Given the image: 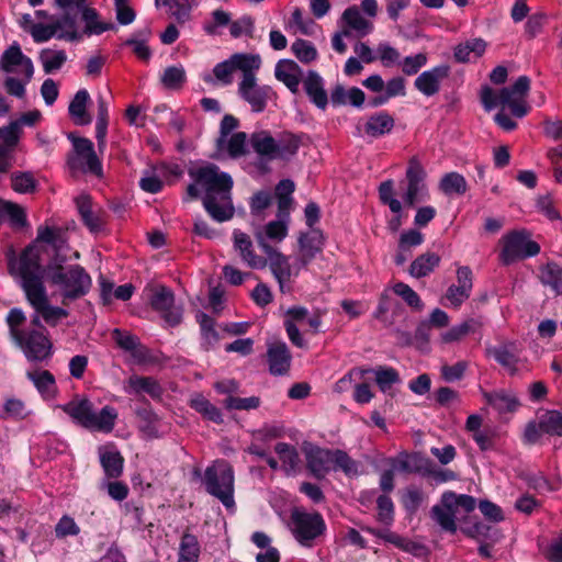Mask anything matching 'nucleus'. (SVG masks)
Segmentation results:
<instances>
[{
	"label": "nucleus",
	"instance_id": "nucleus-1",
	"mask_svg": "<svg viewBox=\"0 0 562 562\" xmlns=\"http://www.w3.org/2000/svg\"><path fill=\"white\" fill-rule=\"evenodd\" d=\"M10 274L16 279L22 288L29 304L35 314L32 325L40 327L42 318L49 326H56L68 316V311L50 304L46 288L43 282V269L40 262L38 251L33 247L25 248L20 256H11L8 259Z\"/></svg>",
	"mask_w": 562,
	"mask_h": 562
},
{
	"label": "nucleus",
	"instance_id": "nucleus-2",
	"mask_svg": "<svg viewBox=\"0 0 562 562\" xmlns=\"http://www.w3.org/2000/svg\"><path fill=\"white\" fill-rule=\"evenodd\" d=\"M194 183L188 187V195L195 199L200 195L199 188L204 191L203 205L211 217L217 222H225L233 217L232 203L233 179L222 172L213 164H206L190 171Z\"/></svg>",
	"mask_w": 562,
	"mask_h": 562
},
{
	"label": "nucleus",
	"instance_id": "nucleus-3",
	"mask_svg": "<svg viewBox=\"0 0 562 562\" xmlns=\"http://www.w3.org/2000/svg\"><path fill=\"white\" fill-rule=\"evenodd\" d=\"M248 142L263 171L269 170L268 165L273 160H290L296 155L301 144L299 136L290 132L273 136L266 130L254 132Z\"/></svg>",
	"mask_w": 562,
	"mask_h": 562
},
{
	"label": "nucleus",
	"instance_id": "nucleus-4",
	"mask_svg": "<svg viewBox=\"0 0 562 562\" xmlns=\"http://www.w3.org/2000/svg\"><path fill=\"white\" fill-rule=\"evenodd\" d=\"M530 90V79L527 76H520L509 87L501 90H494L490 86H483L480 91V100L486 111H492L495 106H507L516 117H524L530 110L527 104V95Z\"/></svg>",
	"mask_w": 562,
	"mask_h": 562
},
{
	"label": "nucleus",
	"instance_id": "nucleus-5",
	"mask_svg": "<svg viewBox=\"0 0 562 562\" xmlns=\"http://www.w3.org/2000/svg\"><path fill=\"white\" fill-rule=\"evenodd\" d=\"M49 281L61 296V303L67 304L85 296L91 289L92 280L79 265L64 268L58 266L49 271Z\"/></svg>",
	"mask_w": 562,
	"mask_h": 562
},
{
	"label": "nucleus",
	"instance_id": "nucleus-6",
	"mask_svg": "<svg viewBox=\"0 0 562 562\" xmlns=\"http://www.w3.org/2000/svg\"><path fill=\"white\" fill-rule=\"evenodd\" d=\"M234 481L233 468L223 459L214 461L204 471L203 483L206 492L227 509L235 507Z\"/></svg>",
	"mask_w": 562,
	"mask_h": 562
},
{
	"label": "nucleus",
	"instance_id": "nucleus-7",
	"mask_svg": "<svg viewBox=\"0 0 562 562\" xmlns=\"http://www.w3.org/2000/svg\"><path fill=\"white\" fill-rule=\"evenodd\" d=\"M501 244L502 251L499 258L505 265L537 256L540 252V246L530 239L526 231H513L504 235Z\"/></svg>",
	"mask_w": 562,
	"mask_h": 562
},
{
	"label": "nucleus",
	"instance_id": "nucleus-8",
	"mask_svg": "<svg viewBox=\"0 0 562 562\" xmlns=\"http://www.w3.org/2000/svg\"><path fill=\"white\" fill-rule=\"evenodd\" d=\"M259 247L267 256V265H269L271 273L279 284L280 291L282 293L290 292L291 279L297 277L302 268L300 263L296 261L294 265H291L286 256L274 249L268 243H263L261 237H259Z\"/></svg>",
	"mask_w": 562,
	"mask_h": 562
},
{
	"label": "nucleus",
	"instance_id": "nucleus-9",
	"mask_svg": "<svg viewBox=\"0 0 562 562\" xmlns=\"http://www.w3.org/2000/svg\"><path fill=\"white\" fill-rule=\"evenodd\" d=\"M291 530L294 538L305 547H312L313 541L319 537L325 528V521L318 513L295 510L291 515Z\"/></svg>",
	"mask_w": 562,
	"mask_h": 562
},
{
	"label": "nucleus",
	"instance_id": "nucleus-10",
	"mask_svg": "<svg viewBox=\"0 0 562 562\" xmlns=\"http://www.w3.org/2000/svg\"><path fill=\"white\" fill-rule=\"evenodd\" d=\"M75 156L68 159L72 171L90 172L95 176L102 173V166L93 149V144L88 138L74 139Z\"/></svg>",
	"mask_w": 562,
	"mask_h": 562
},
{
	"label": "nucleus",
	"instance_id": "nucleus-11",
	"mask_svg": "<svg viewBox=\"0 0 562 562\" xmlns=\"http://www.w3.org/2000/svg\"><path fill=\"white\" fill-rule=\"evenodd\" d=\"M14 341L21 347L30 361H43L52 353V342L44 333V328L30 329L21 334Z\"/></svg>",
	"mask_w": 562,
	"mask_h": 562
},
{
	"label": "nucleus",
	"instance_id": "nucleus-12",
	"mask_svg": "<svg viewBox=\"0 0 562 562\" xmlns=\"http://www.w3.org/2000/svg\"><path fill=\"white\" fill-rule=\"evenodd\" d=\"M429 199V191L425 182V171L417 162H411L406 170V189L403 193L404 203L414 206L416 203Z\"/></svg>",
	"mask_w": 562,
	"mask_h": 562
},
{
	"label": "nucleus",
	"instance_id": "nucleus-13",
	"mask_svg": "<svg viewBox=\"0 0 562 562\" xmlns=\"http://www.w3.org/2000/svg\"><path fill=\"white\" fill-rule=\"evenodd\" d=\"M0 68L16 76H24L30 81L34 74V66L30 57L25 56L18 43L9 46L0 58Z\"/></svg>",
	"mask_w": 562,
	"mask_h": 562
},
{
	"label": "nucleus",
	"instance_id": "nucleus-14",
	"mask_svg": "<svg viewBox=\"0 0 562 562\" xmlns=\"http://www.w3.org/2000/svg\"><path fill=\"white\" fill-rule=\"evenodd\" d=\"M238 93L256 113L262 112L273 95L272 88L258 85L257 78H241L238 83Z\"/></svg>",
	"mask_w": 562,
	"mask_h": 562
},
{
	"label": "nucleus",
	"instance_id": "nucleus-15",
	"mask_svg": "<svg viewBox=\"0 0 562 562\" xmlns=\"http://www.w3.org/2000/svg\"><path fill=\"white\" fill-rule=\"evenodd\" d=\"M520 352L519 346L512 341L486 348V355L493 357L510 375L518 373L525 364Z\"/></svg>",
	"mask_w": 562,
	"mask_h": 562
},
{
	"label": "nucleus",
	"instance_id": "nucleus-16",
	"mask_svg": "<svg viewBox=\"0 0 562 562\" xmlns=\"http://www.w3.org/2000/svg\"><path fill=\"white\" fill-rule=\"evenodd\" d=\"M450 75V67L446 64L435 66L423 71L414 81V87L425 97H432L441 89V83Z\"/></svg>",
	"mask_w": 562,
	"mask_h": 562
},
{
	"label": "nucleus",
	"instance_id": "nucleus-17",
	"mask_svg": "<svg viewBox=\"0 0 562 562\" xmlns=\"http://www.w3.org/2000/svg\"><path fill=\"white\" fill-rule=\"evenodd\" d=\"M338 25L355 38H362L373 31V23L361 14L357 5H351L342 12Z\"/></svg>",
	"mask_w": 562,
	"mask_h": 562
},
{
	"label": "nucleus",
	"instance_id": "nucleus-18",
	"mask_svg": "<svg viewBox=\"0 0 562 562\" xmlns=\"http://www.w3.org/2000/svg\"><path fill=\"white\" fill-rule=\"evenodd\" d=\"M304 452L308 471L314 477L324 479L333 468V450L308 446Z\"/></svg>",
	"mask_w": 562,
	"mask_h": 562
},
{
	"label": "nucleus",
	"instance_id": "nucleus-19",
	"mask_svg": "<svg viewBox=\"0 0 562 562\" xmlns=\"http://www.w3.org/2000/svg\"><path fill=\"white\" fill-rule=\"evenodd\" d=\"M173 302L172 292L165 286L156 288L150 297L153 308L161 313L170 325H176L181 319V311L175 306Z\"/></svg>",
	"mask_w": 562,
	"mask_h": 562
},
{
	"label": "nucleus",
	"instance_id": "nucleus-20",
	"mask_svg": "<svg viewBox=\"0 0 562 562\" xmlns=\"http://www.w3.org/2000/svg\"><path fill=\"white\" fill-rule=\"evenodd\" d=\"M234 247L239 252L241 260L251 269H263L267 267L266 257L255 252L250 237L240 232L234 231Z\"/></svg>",
	"mask_w": 562,
	"mask_h": 562
},
{
	"label": "nucleus",
	"instance_id": "nucleus-21",
	"mask_svg": "<svg viewBox=\"0 0 562 562\" xmlns=\"http://www.w3.org/2000/svg\"><path fill=\"white\" fill-rule=\"evenodd\" d=\"M267 356L271 374L282 375L289 371L291 355L284 342L276 341L269 344Z\"/></svg>",
	"mask_w": 562,
	"mask_h": 562
},
{
	"label": "nucleus",
	"instance_id": "nucleus-22",
	"mask_svg": "<svg viewBox=\"0 0 562 562\" xmlns=\"http://www.w3.org/2000/svg\"><path fill=\"white\" fill-rule=\"evenodd\" d=\"M81 21L85 26L82 30L83 37L101 35L102 33L114 29L112 22L103 21L99 12L87 2L80 10Z\"/></svg>",
	"mask_w": 562,
	"mask_h": 562
},
{
	"label": "nucleus",
	"instance_id": "nucleus-23",
	"mask_svg": "<svg viewBox=\"0 0 562 562\" xmlns=\"http://www.w3.org/2000/svg\"><path fill=\"white\" fill-rule=\"evenodd\" d=\"M123 390L127 394L140 395L147 394L151 398H159L162 390L159 383L150 376L131 375L123 385Z\"/></svg>",
	"mask_w": 562,
	"mask_h": 562
},
{
	"label": "nucleus",
	"instance_id": "nucleus-24",
	"mask_svg": "<svg viewBox=\"0 0 562 562\" xmlns=\"http://www.w3.org/2000/svg\"><path fill=\"white\" fill-rule=\"evenodd\" d=\"M274 76L279 81L283 82L292 93H296L299 91L302 79V69L295 61L290 59H282L278 61L274 69Z\"/></svg>",
	"mask_w": 562,
	"mask_h": 562
},
{
	"label": "nucleus",
	"instance_id": "nucleus-25",
	"mask_svg": "<svg viewBox=\"0 0 562 562\" xmlns=\"http://www.w3.org/2000/svg\"><path fill=\"white\" fill-rule=\"evenodd\" d=\"M117 416V411L109 405L102 407L98 413L92 408L86 428L93 431L110 434L115 427Z\"/></svg>",
	"mask_w": 562,
	"mask_h": 562
},
{
	"label": "nucleus",
	"instance_id": "nucleus-26",
	"mask_svg": "<svg viewBox=\"0 0 562 562\" xmlns=\"http://www.w3.org/2000/svg\"><path fill=\"white\" fill-rule=\"evenodd\" d=\"M303 86L311 101L319 109L327 106L328 98L324 89L323 78L313 70H310L303 79Z\"/></svg>",
	"mask_w": 562,
	"mask_h": 562
},
{
	"label": "nucleus",
	"instance_id": "nucleus-27",
	"mask_svg": "<svg viewBox=\"0 0 562 562\" xmlns=\"http://www.w3.org/2000/svg\"><path fill=\"white\" fill-rule=\"evenodd\" d=\"M379 198L381 202L387 205L392 213L396 214L394 218H392L389 223V226L393 231H397L401 226V212H402V203L400 200L394 198V183L392 180L383 181L379 186Z\"/></svg>",
	"mask_w": 562,
	"mask_h": 562
},
{
	"label": "nucleus",
	"instance_id": "nucleus-28",
	"mask_svg": "<svg viewBox=\"0 0 562 562\" xmlns=\"http://www.w3.org/2000/svg\"><path fill=\"white\" fill-rule=\"evenodd\" d=\"M113 339L120 348L128 351L131 356L137 361L143 362L147 358V349L139 342V339L128 333L115 328L112 333Z\"/></svg>",
	"mask_w": 562,
	"mask_h": 562
},
{
	"label": "nucleus",
	"instance_id": "nucleus-29",
	"mask_svg": "<svg viewBox=\"0 0 562 562\" xmlns=\"http://www.w3.org/2000/svg\"><path fill=\"white\" fill-rule=\"evenodd\" d=\"M483 397L499 414L513 413L519 406L517 397L504 390L483 392Z\"/></svg>",
	"mask_w": 562,
	"mask_h": 562
},
{
	"label": "nucleus",
	"instance_id": "nucleus-30",
	"mask_svg": "<svg viewBox=\"0 0 562 562\" xmlns=\"http://www.w3.org/2000/svg\"><path fill=\"white\" fill-rule=\"evenodd\" d=\"M92 406V403L88 398L76 397L64 405H59L58 408L70 416L80 426L86 428L90 418Z\"/></svg>",
	"mask_w": 562,
	"mask_h": 562
},
{
	"label": "nucleus",
	"instance_id": "nucleus-31",
	"mask_svg": "<svg viewBox=\"0 0 562 562\" xmlns=\"http://www.w3.org/2000/svg\"><path fill=\"white\" fill-rule=\"evenodd\" d=\"M274 451L279 456L281 469L286 475H293L299 471L301 459L294 446L286 442H278L274 447Z\"/></svg>",
	"mask_w": 562,
	"mask_h": 562
},
{
	"label": "nucleus",
	"instance_id": "nucleus-32",
	"mask_svg": "<svg viewBox=\"0 0 562 562\" xmlns=\"http://www.w3.org/2000/svg\"><path fill=\"white\" fill-rule=\"evenodd\" d=\"M54 21L58 40L67 42H80L83 40L82 30L79 27L75 16L65 14Z\"/></svg>",
	"mask_w": 562,
	"mask_h": 562
},
{
	"label": "nucleus",
	"instance_id": "nucleus-33",
	"mask_svg": "<svg viewBox=\"0 0 562 562\" xmlns=\"http://www.w3.org/2000/svg\"><path fill=\"white\" fill-rule=\"evenodd\" d=\"M26 376L31 380L44 398H52L56 393V381L54 375L47 370L35 369L26 372Z\"/></svg>",
	"mask_w": 562,
	"mask_h": 562
},
{
	"label": "nucleus",
	"instance_id": "nucleus-34",
	"mask_svg": "<svg viewBox=\"0 0 562 562\" xmlns=\"http://www.w3.org/2000/svg\"><path fill=\"white\" fill-rule=\"evenodd\" d=\"M300 254L297 262L300 267L307 266L322 248L321 236L317 233L304 234L300 237Z\"/></svg>",
	"mask_w": 562,
	"mask_h": 562
},
{
	"label": "nucleus",
	"instance_id": "nucleus-35",
	"mask_svg": "<svg viewBox=\"0 0 562 562\" xmlns=\"http://www.w3.org/2000/svg\"><path fill=\"white\" fill-rule=\"evenodd\" d=\"M486 48V43L481 38H473L459 44L454 48V58L459 63H470L481 57Z\"/></svg>",
	"mask_w": 562,
	"mask_h": 562
},
{
	"label": "nucleus",
	"instance_id": "nucleus-36",
	"mask_svg": "<svg viewBox=\"0 0 562 562\" xmlns=\"http://www.w3.org/2000/svg\"><path fill=\"white\" fill-rule=\"evenodd\" d=\"M394 127V119L387 112H379L371 115L364 124V132L372 137L387 134Z\"/></svg>",
	"mask_w": 562,
	"mask_h": 562
},
{
	"label": "nucleus",
	"instance_id": "nucleus-37",
	"mask_svg": "<svg viewBox=\"0 0 562 562\" xmlns=\"http://www.w3.org/2000/svg\"><path fill=\"white\" fill-rule=\"evenodd\" d=\"M90 95L86 89L79 90L69 104V114L77 125H88L91 123V116L87 113V103Z\"/></svg>",
	"mask_w": 562,
	"mask_h": 562
},
{
	"label": "nucleus",
	"instance_id": "nucleus-38",
	"mask_svg": "<svg viewBox=\"0 0 562 562\" xmlns=\"http://www.w3.org/2000/svg\"><path fill=\"white\" fill-rule=\"evenodd\" d=\"M539 278L557 295L562 294V267L557 262H548L540 267Z\"/></svg>",
	"mask_w": 562,
	"mask_h": 562
},
{
	"label": "nucleus",
	"instance_id": "nucleus-39",
	"mask_svg": "<svg viewBox=\"0 0 562 562\" xmlns=\"http://www.w3.org/2000/svg\"><path fill=\"white\" fill-rule=\"evenodd\" d=\"M32 414L26 403L15 396L5 397L2 404L1 419L23 420Z\"/></svg>",
	"mask_w": 562,
	"mask_h": 562
},
{
	"label": "nucleus",
	"instance_id": "nucleus-40",
	"mask_svg": "<svg viewBox=\"0 0 562 562\" xmlns=\"http://www.w3.org/2000/svg\"><path fill=\"white\" fill-rule=\"evenodd\" d=\"M189 404L205 419L211 420L215 424L223 423V416L221 411L215 405H213L203 394H193L190 398Z\"/></svg>",
	"mask_w": 562,
	"mask_h": 562
},
{
	"label": "nucleus",
	"instance_id": "nucleus-41",
	"mask_svg": "<svg viewBox=\"0 0 562 562\" xmlns=\"http://www.w3.org/2000/svg\"><path fill=\"white\" fill-rule=\"evenodd\" d=\"M160 82L167 90L179 91L187 82V72L182 65L166 67L160 74Z\"/></svg>",
	"mask_w": 562,
	"mask_h": 562
},
{
	"label": "nucleus",
	"instance_id": "nucleus-42",
	"mask_svg": "<svg viewBox=\"0 0 562 562\" xmlns=\"http://www.w3.org/2000/svg\"><path fill=\"white\" fill-rule=\"evenodd\" d=\"M288 221L277 217V220L271 221L265 225L262 229L256 232L257 243L259 244V237H261L263 243H268V240L274 243L282 241L288 235Z\"/></svg>",
	"mask_w": 562,
	"mask_h": 562
},
{
	"label": "nucleus",
	"instance_id": "nucleus-43",
	"mask_svg": "<svg viewBox=\"0 0 562 562\" xmlns=\"http://www.w3.org/2000/svg\"><path fill=\"white\" fill-rule=\"evenodd\" d=\"M100 462L108 477L116 479L123 471V458L113 449H100Z\"/></svg>",
	"mask_w": 562,
	"mask_h": 562
},
{
	"label": "nucleus",
	"instance_id": "nucleus-44",
	"mask_svg": "<svg viewBox=\"0 0 562 562\" xmlns=\"http://www.w3.org/2000/svg\"><path fill=\"white\" fill-rule=\"evenodd\" d=\"M231 59L235 70L243 72L241 78H256V71L261 66V58L257 54H234Z\"/></svg>",
	"mask_w": 562,
	"mask_h": 562
},
{
	"label": "nucleus",
	"instance_id": "nucleus-45",
	"mask_svg": "<svg viewBox=\"0 0 562 562\" xmlns=\"http://www.w3.org/2000/svg\"><path fill=\"white\" fill-rule=\"evenodd\" d=\"M40 61L45 74L58 71L67 61V54L63 49L44 48L40 52Z\"/></svg>",
	"mask_w": 562,
	"mask_h": 562
},
{
	"label": "nucleus",
	"instance_id": "nucleus-46",
	"mask_svg": "<svg viewBox=\"0 0 562 562\" xmlns=\"http://www.w3.org/2000/svg\"><path fill=\"white\" fill-rule=\"evenodd\" d=\"M480 327L481 323L477 319H467L442 333L441 340L446 344L461 341L467 335L475 333Z\"/></svg>",
	"mask_w": 562,
	"mask_h": 562
},
{
	"label": "nucleus",
	"instance_id": "nucleus-47",
	"mask_svg": "<svg viewBox=\"0 0 562 562\" xmlns=\"http://www.w3.org/2000/svg\"><path fill=\"white\" fill-rule=\"evenodd\" d=\"M383 93L372 100V105L380 106L385 104L390 99L404 97L406 94L405 79L402 77H393L385 82Z\"/></svg>",
	"mask_w": 562,
	"mask_h": 562
},
{
	"label": "nucleus",
	"instance_id": "nucleus-48",
	"mask_svg": "<svg viewBox=\"0 0 562 562\" xmlns=\"http://www.w3.org/2000/svg\"><path fill=\"white\" fill-rule=\"evenodd\" d=\"M440 262V257L432 252H427L417 257L411 265L409 273L414 278L428 276Z\"/></svg>",
	"mask_w": 562,
	"mask_h": 562
},
{
	"label": "nucleus",
	"instance_id": "nucleus-49",
	"mask_svg": "<svg viewBox=\"0 0 562 562\" xmlns=\"http://www.w3.org/2000/svg\"><path fill=\"white\" fill-rule=\"evenodd\" d=\"M200 544L198 538L191 533H183L179 546L178 562H198Z\"/></svg>",
	"mask_w": 562,
	"mask_h": 562
},
{
	"label": "nucleus",
	"instance_id": "nucleus-50",
	"mask_svg": "<svg viewBox=\"0 0 562 562\" xmlns=\"http://www.w3.org/2000/svg\"><path fill=\"white\" fill-rule=\"evenodd\" d=\"M439 189L447 195H461L467 192L468 183L462 175L458 172H449L441 178Z\"/></svg>",
	"mask_w": 562,
	"mask_h": 562
},
{
	"label": "nucleus",
	"instance_id": "nucleus-51",
	"mask_svg": "<svg viewBox=\"0 0 562 562\" xmlns=\"http://www.w3.org/2000/svg\"><path fill=\"white\" fill-rule=\"evenodd\" d=\"M247 134L245 132H237L225 138V144L220 153H227L232 158H238L246 154Z\"/></svg>",
	"mask_w": 562,
	"mask_h": 562
},
{
	"label": "nucleus",
	"instance_id": "nucleus-52",
	"mask_svg": "<svg viewBox=\"0 0 562 562\" xmlns=\"http://www.w3.org/2000/svg\"><path fill=\"white\" fill-rule=\"evenodd\" d=\"M441 503L445 507H461L465 513H470L475 508V499L469 495H457L453 492H446L441 496Z\"/></svg>",
	"mask_w": 562,
	"mask_h": 562
},
{
	"label": "nucleus",
	"instance_id": "nucleus-53",
	"mask_svg": "<svg viewBox=\"0 0 562 562\" xmlns=\"http://www.w3.org/2000/svg\"><path fill=\"white\" fill-rule=\"evenodd\" d=\"M432 518L445 529L454 532L457 529L454 520V508L445 507L443 504L436 505L431 509Z\"/></svg>",
	"mask_w": 562,
	"mask_h": 562
},
{
	"label": "nucleus",
	"instance_id": "nucleus-54",
	"mask_svg": "<svg viewBox=\"0 0 562 562\" xmlns=\"http://www.w3.org/2000/svg\"><path fill=\"white\" fill-rule=\"evenodd\" d=\"M149 34L148 30H144L139 35H135L125 42V45L132 47L133 53L144 61H148L151 57V50L146 44Z\"/></svg>",
	"mask_w": 562,
	"mask_h": 562
},
{
	"label": "nucleus",
	"instance_id": "nucleus-55",
	"mask_svg": "<svg viewBox=\"0 0 562 562\" xmlns=\"http://www.w3.org/2000/svg\"><path fill=\"white\" fill-rule=\"evenodd\" d=\"M541 427L547 435L562 436V414L558 411H548L539 416Z\"/></svg>",
	"mask_w": 562,
	"mask_h": 562
},
{
	"label": "nucleus",
	"instance_id": "nucleus-56",
	"mask_svg": "<svg viewBox=\"0 0 562 562\" xmlns=\"http://www.w3.org/2000/svg\"><path fill=\"white\" fill-rule=\"evenodd\" d=\"M160 5L168 7L169 14L179 23L190 19L191 5L188 0H160Z\"/></svg>",
	"mask_w": 562,
	"mask_h": 562
},
{
	"label": "nucleus",
	"instance_id": "nucleus-57",
	"mask_svg": "<svg viewBox=\"0 0 562 562\" xmlns=\"http://www.w3.org/2000/svg\"><path fill=\"white\" fill-rule=\"evenodd\" d=\"M291 50L294 56L304 64H310L317 58V50L315 46L305 40H296L292 44Z\"/></svg>",
	"mask_w": 562,
	"mask_h": 562
},
{
	"label": "nucleus",
	"instance_id": "nucleus-58",
	"mask_svg": "<svg viewBox=\"0 0 562 562\" xmlns=\"http://www.w3.org/2000/svg\"><path fill=\"white\" fill-rule=\"evenodd\" d=\"M11 187L19 193H31L36 188V180L31 172H13L11 175Z\"/></svg>",
	"mask_w": 562,
	"mask_h": 562
},
{
	"label": "nucleus",
	"instance_id": "nucleus-59",
	"mask_svg": "<svg viewBox=\"0 0 562 562\" xmlns=\"http://www.w3.org/2000/svg\"><path fill=\"white\" fill-rule=\"evenodd\" d=\"M137 416L140 419V430L148 437H158V416L147 408L138 409Z\"/></svg>",
	"mask_w": 562,
	"mask_h": 562
},
{
	"label": "nucleus",
	"instance_id": "nucleus-60",
	"mask_svg": "<svg viewBox=\"0 0 562 562\" xmlns=\"http://www.w3.org/2000/svg\"><path fill=\"white\" fill-rule=\"evenodd\" d=\"M376 58L386 68L398 66L401 63V53L387 43H380L376 47Z\"/></svg>",
	"mask_w": 562,
	"mask_h": 562
},
{
	"label": "nucleus",
	"instance_id": "nucleus-61",
	"mask_svg": "<svg viewBox=\"0 0 562 562\" xmlns=\"http://www.w3.org/2000/svg\"><path fill=\"white\" fill-rule=\"evenodd\" d=\"M428 61L427 55L425 53H418L413 56H406L401 58V63L398 67L406 76L416 75Z\"/></svg>",
	"mask_w": 562,
	"mask_h": 562
},
{
	"label": "nucleus",
	"instance_id": "nucleus-62",
	"mask_svg": "<svg viewBox=\"0 0 562 562\" xmlns=\"http://www.w3.org/2000/svg\"><path fill=\"white\" fill-rule=\"evenodd\" d=\"M378 514L376 519L379 522L390 526L394 520V504L387 495H380L376 498Z\"/></svg>",
	"mask_w": 562,
	"mask_h": 562
},
{
	"label": "nucleus",
	"instance_id": "nucleus-63",
	"mask_svg": "<svg viewBox=\"0 0 562 562\" xmlns=\"http://www.w3.org/2000/svg\"><path fill=\"white\" fill-rule=\"evenodd\" d=\"M344 471L347 475L358 473L357 463L342 450H333V468Z\"/></svg>",
	"mask_w": 562,
	"mask_h": 562
},
{
	"label": "nucleus",
	"instance_id": "nucleus-64",
	"mask_svg": "<svg viewBox=\"0 0 562 562\" xmlns=\"http://www.w3.org/2000/svg\"><path fill=\"white\" fill-rule=\"evenodd\" d=\"M393 292L401 296L411 307L423 308V302L419 295L406 283L397 282L393 285Z\"/></svg>",
	"mask_w": 562,
	"mask_h": 562
}]
</instances>
